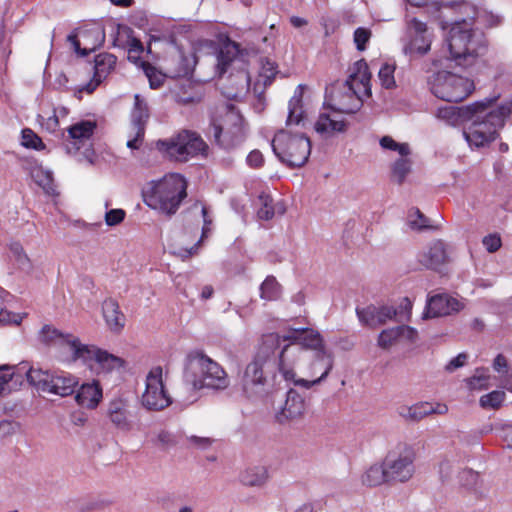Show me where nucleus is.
Returning <instances> with one entry per match:
<instances>
[{
  "mask_svg": "<svg viewBox=\"0 0 512 512\" xmlns=\"http://www.w3.org/2000/svg\"><path fill=\"white\" fill-rule=\"evenodd\" d=\"M371 73L364 60H359L350 69L348 79L338 88H333L330 96L331 112L319 114L314 128H343V114L354 113L360 106L362 98L371 95Z\"/></svg>",
  "mask_w": 512,
  "mask_h": 512,
  "instance_id": "nucleus-1",
  "label": "nucleus"
},
{
  "mask_svg": "<svg viewBox=\"0 0 512 512\" xmlns=\"http://www.w3.org/2000/svg\"><path fill=\"white\" fill-rule=\"evenodd\" d=\"M281 337L277 333L264 335L253 360L246 366L242 378V389L250 399H260L271 393L277 381L276 371L279 372V352Z\"/></svg>",
  "mask_w": 512,
  "mask_h": 512,
  "instance_id": "nucleus-2",
  "label": "nucleus"
},
{
  "mask_svg": "<svg viewBox=\"0 0 512 512\" xmlns=\"http://www.w3.org/2000/svg\"><path fill=\"white\" fill-rule=\"evenodd\" d=\"M215 75L222 79L220 89L228 99L242 100L250 90V75L239 45L228 40L216 56Z\"/></svg>",
  "mask_w": 512,
  "mask_h": 512,
  "instance_id": "nucleus-3",
  "label": "nucleus"
},
{
  "mask_svg": "<svg viewBox=\"0 0 512 512\" xmlns=\"http://www.w3.org/2000/svg\"><path fill=\"white\" fill-rule=\"evenodd\" d=\"M300 354L301 349L294 345H284L280 350L278 362L279 374L286 382H291L297 386L308 389L325 380L334 367V353L325 348L313 354V359L310 364L311 376H315L318 373H320V376L313 380L296 378L294 368L299 360Z\"/></svg>",
  "mask_w": 512,
  "mask_h": 512,
  "instance_id": "nucleus-4",
  "label": "nucleus"
},
{
  "mask_svg": "<svg viewBox=\"0 0 512 512\" xmlns=\"http://www.w3.org/2000/svg\"><path fill=\"white\" fill-rule=\"evenodd\" d=\"M186 189L185 178L178 173H171L147 183L143 189V199L150 208L171 216L187 196Z\"/></svg>",
  "mask_w": 512,
  "mask_h": 512,
  "instance_id": "nucleus-5",
  "label": "nucleus"
},
{
  "mask_svg": "<svg viewBox=\"0 0 512 512\" xmlns=\"http://www.w3.org/2000/svg\"><path fill=\"white\" fill-rule=\"evenodd\" d=\"M447 44L451 60L463 67L473 65L488 50L485 35L472 29L466 22L456 23L451 27Z\"/></svg>",
  "mask_w": 512,
  "mask_h": 512,
  "instance_id": "nucleus-6",
  "label": "nucleus"
},
{
  "mask_svg": "<svg viewBox=\"0 0 512 512\" xmlns=\"http://www.w3.org/2000/svg\"><path fill=\"white\" fill-rule=\"evenodd\" d=\"M162 158L174 163H186L199 156H207L208 145L192 130H180L175 135L154 143Z\"/></svg>",
  "mask_w": 512,
  "mask_h": 512,
  "instance_id": "nucleus-7",
  "label": "nucleus"
},
{
  "mask_svg": "<svg viewBox=\"0 0 512 512\" xmlns=\"http://www.w3.org/2000/svg\"><path fill=\"white\" fill-rule=\"evenodd\" d=\"M272 149L279 160L290 168L302 167L311 153V141L299 131L277 130Z\"/></svg>",
  "mask_w": 512,
  "mask_h": 512,
  "instance_id": "nucleus-8",
  "label": "nucleus"
},
{
  "mask_svg": "<svg viewBox=\"0 0 512 512\" xmlns=\"http://www.w3.org/2000/svg\"><path fill=\"white\" fill-rule=\"evenodd\" d=\"M188 370L194 377L192 380L194 389L222 390L229 385V378L224 369L202 352H194L188 356Z\"/></svg>",
  "mask_w": 512,
  "mask_h": 512,
  "instance_id": "nucleus-9",
  "label": "nucleus"
},
{
  "mask_svg": "<svg viewBox=\"0 0 512 512\" xmlns=\"http://www.w3.org/2000/svg\"><path fill=\"white\" fill-rule=\"evenodd\" d=\"M430 87L437 98L447 102H460L472 93L474 83L466 77L439 71L433 75Z\"/></svg>",
  "mask_w": 512,
  "mask_h": 512,
  "instance_id": "nucleus-10",
  "label": "nucleus"
},
{
  "mask_svg": "<svg viewBox=\"0 0 512 512\" xmlns=\"http://www.w3.org/2000/svg\"><path fill=\"white\" fill-rule=\"evenodd\" d=\"M27 380L37 390L65 397L74 393L78 380L73 375L60 371L52 373L48 370L29 368Z\"/></svg>",
  "mask_w": 512,
  "mask_h": 512,
  "instance_id": "nucleus-11",
  "label": "nucleus"
},
{
  "mask_svg": "<svg viewBox=\"0 0 512 512\" xmlns=\"http://www.w3.org/2000/svg\"><path fill=\"white\" fill-rule=\"evenodd\" d=\"M415 452L412 447L398 445L386 455L383 463L389 482L405 483L415 472Z\"/></svg>",
  "mask_w": 512,
  "mask_h": 512,
  "instance_id": "nucleus-12",
  "label": "nucleus"
},
{
  "mask_svg": "<svg viewBox=\"0 0 512 512\" xmlns=\"http://www.w3.org/2000/svg\"><path fill=\"white\" fill-rule=\"evenodd\" d=\"M141 404L149 411H161L172 404V398L163 382V368L161 366H154L146 375Z\"/></svg>",
  "mask_w": 512,
  "mask_h": 512,
  "instance_id": "nucleus-13",
  "label": "nucleus"
},
{
  "mask_svg": "<svg viewBox=\"0 0 512 512\" xmlns=\"http://www.w3.org/2000/svg\"><path fill=\"white\" fill-rule=\"evenodd\" d=\"M496 98H486L462 107L445 106L437 109L436 117L442 124L449 126H462L467 121L478 123L480 114L488 110Z\"/></svg>",
  "mask_w": 512,
  "mask_h": 512,
  "instance_id": "nucleus-14",
  "label": "nucleus"
},
{
  "mask_svg": "<svg viewBox=\"0 0 512 512\" xmlns=\"http://www.w3.org/2000/svg\"><path fill=\"white\" fill-rule=\"evenodd\" d=\"M81 361L83 364L93 367V363L97 365L99 373H111L113 371H120L125 367V360L101 350L95 345L84 344L76 357V362Z\"/></svg>",
  "mask_w": 512,
  "mask_h": 512,
  "instance_id": "nucleus-15",
  "label": "nucleus"
},
{
  "mask_svg": "<svg viewBox=\"0 0 512 512\" xmlns=\"http://www.w3.org/2000/svg\"><path fill=\"white\" fill-rule=\"evenodd\" d=\"M39 338L44 344L57 347L59 353L70 362H76V357L83 345L78 337L62 333L50 325L42 327Z\"/></svg>",
  "mask_w": 512,
  "mask_h": 512,
  "instance_id": "nucleus-16",
  "label": "nucleus"
},
{
  "mask_svg": "<svg viewBox=\"0 0 512 512\" xmlns=\"http://www.w3.org/2000/svg\"><path fill=\"white\" fill-rule=\"evenodd\" d=\"M407 33L409 40L403 46V52L410 57L425 55L431 48V36L424 22L413 18L408 22Z\"/></svg>",
  "mask_w": 512,
  "mask_h": 512,
  "instance_id": "nucleus-17",
  "label": "nucleus"
},
{
  "mask_svg": "<svg viewBox=\"0 0 512 512\" xmlns=\"http://www.w3.org/2000/svg\"><path fill=\"white\" fill-rule=\"evenodd\" d=\"M105 39L104 29L99 26L80 29L75 34H70L67 40L74 51L80 56H87L100 47Z\"/></svg>",
  "mask_w": 512,
  "mask_h": 512,
  "instance_id": "nucleus-18",
  "label": "nucleus"
},
{
  "mask_svg": "<svg viewBox=\"0 0 512 512\" xmlns=\"http://www.w3.org/2000/svg\"><path fill=\"white\" fill-rule=\"evenodd\" d=\"M130 408L131 405L128 399L115 397L109 401L106 412L110 423L116 429L126 433L132 431L134 427Z\"/></svg>",
  "mask_w": 512,
  "mask_h": 512,
  "instance_id": "nucleus-19",
  "label": "nucleus"
},
{
  "mask_svg": "<svg viewBox=\"0 0 512 512\" xmlns=\"http://www.w3.org/2000/svg\"><path fill=\"white\" fill-rule=\"evenodd\" d=\"M18 161L23 170L43 189L45 194L58 195L51 171L44 169L36 159L31 157H18Z\"/></svg>",
  "mask_w": 512,
  "mask_h": 512,
  "instance_id": "nucleus-20",
  "label": "nucleus"
},
{
  "mask_svg": "<svg viewBox=\"0 0 512 512\" xmlns=\"http://www.w3.org/2000/svg\"><path fill=\"white\" fill-rule=\"evenodd\" d=\"M464 308V304L457 298L448 294H437L427 301L424 318H434L457 313Z\"/></svg>",
  "mask_w": 512,
  "mask_h": 512,
  "instance_id": "nucleus-21",
  "label": "nucleus"
},
{
  "mask_svg": "<svg viewBox=\"0 0 512 512\" xmlns=\"http://www.w3.org/2000/svg\"><path fill=\"white\" fill-rule=\"evenodd\" d=\"M280 337L281 343L291 341L288 345L297 346L301 351L303 349H309L315 353L326 348L320 333L313 329H294L290 334Z\"/></svg>",
  "mask_w": 512,
  "mask_h": 512,
  "instance_id": "nucleus-22",
  "label": "nucleus"
},
{
  "mask_svg": "<svg viewBox=\"0 0 512 512\" xmlns=\"http://www.w3.org/2000/svg\"><path fill=\"white\" fill-rule=\"evenodd\" d=\"M196 62L194 53L185 54L182 50L176 49L165 59L164 67L169 77H185L193 71Z\"/></svg>",
  "mask_w": 512,
  "mask_h": 512,
  "instance_id": "nucleus-23",
  "label": "nucleus"
},
{
  "mask_svg": "<svg viewBox=\"0 0 512 512\" xmlns=\"http://www.w3.org/2000/svg\"><path fill=\"white\" fill-rule=\"evenodd\" d=\"M356 312L361 323L373 328L384 325L398 315V309L392 306L370 305L363 309H357Z\"/></svg>",
  "mask_w": 512,
  "mask_h": 512,
  "instance_id": "nucleus-24",
  "label": "nucleus"
},
{
  "mask_svg": "<svg viewBox=\"0 0 512 512\" xmlns=\"http://www.w3.org/2000/svg\"><path fill=\"white\" fill-rule=\"evenodd\" d=\"M116 56L110 53H100L95 57L93 79L78 89L79 93H92L103 79L114 69L116 65Z\"/></svg>",
  "mask_w": 512,
  "mask_h": 512,
  "instance_id": "nucleus-25",
  "label": "nucleus"
},
{
  "mask_svg": "<svg viewBox=\"0 0 512 512\" xmlns=\"http://www.w3.org/2000/svg\"><path fill=\"white\" fill-rule=\"evenodd\" d=\"M305 412V401L295 391L290 389L287 392L286 400L280 411L276 414V419L279 423L283 424L288 421L299 419Z\"/></svg>",
  "mask_w": 512,
  "mask_h": 512,
  "instance_id": "nucleus-26",
  "label": "nucleus"
},
{
  "mask_svg": "<svg viewBox=\"0 0 512 512\" xmlns=\"http://www.w3.org/2000/svg\"><path fill=\"white\" fill-rule=\"evenodd\" d=\"M277 72V66L275 65L274 62L268 59L261 60V69L259 72V77L253 86V94L258 101V104H256V109H263L265 101V88L272 83Z\"/></svg>",
  "mask_w": 512,
  "mask_h": 512,
  "instance_id": "nucleus-27",
  "label": "nucleus"
},
{
  "mask_svg": "<svg viewBox=\"0 0 512 512\" xmlns=\"http://www.w3.org/2000/svg\"><path fill=\"white\" fill-rule=\"evenodd\" d=\"M418 261L426 268L437 270L448 261L445 243L441 240L432 242L419 254Z\"/></svg>",
  "mask_w": 512,
  "mask_h": 512,
  "instance_id": "nucleus-28",
  "label": "nucleus"
},
{
  "mask_svg": "<svg viewBox=\"0 0 512 512\" xmlns=\"http://www.w3.org/2000/svg\"><path fill=\"white\" fill-rule=\"evenodd\" d=\"M212 125L213 128H240L244 118L234 105L226 104L217 108Z\"/></svg>",
  "mask_w": 512,
  "mask_h": 512,
  "instance_id": "nucleus-29",
  "label": "nucleus"
},
{
  "mask_svg": "<svg viewBox=\"0 0 512 512\" xmlns=\"http://www.w3.org/2000/svg\"><path fill=\"white\" fill-rule=\"evenodd\" d=\"M304 86L298 85L288 103L287 126H304L306 112L303 105Z\"/></svg>",
  "mask_w": 512,
  "mask_h": 512,
  "instance_id": "nucleus-30",
  "label": "nucleus"
},
{
  "mask_svg": "<svg viewBox=\"0 0 512 512\" xmlns=\"http://www.w3.org/2000/svg\"><path fill=\"white\" fill-rule=\"evenodd\" d=\"M93 130H64L63 140L67 153H76L91 146Z\"/></svg>",
  "mask_w": 512,
  "mask_h": 512,
  "instance_id": "nucleus-31",
  "label": "nucleus"
},
{
  "mask_svg": "<svg viewBox=\"0 0 512 512\" xmlns=\"http://www.w3.org/2000/svg\"><path fill=\"white\" fill-rule=\"evenodd\" d=\"M103 397L102 388L97 381L81 385L75 396L76 402L85 408H95Z\"/></svg>",
  "mask_w": 512,
  "mask_h": 512,
  "instance_id": "nucleus-32",
  "label": "nucleus"
},
{
  "mask_svg": "<svg viewBox=\"0 0 512 512\" xmlns=\"http://www.w3.org/2000/svg\"><path fill=\"white\" fill-rule=\"evenodd\" d=\"M102 313L111 331L119 332L124 327L125 317L114 299L109 298L103 302Z\"/></svg>",
  "mask_w": 512,
  "mask_h": 512,
  "instance_id": "nucleus-33",
  "label": "nucleus"
},
{
  "mask_svg": "<svg viewBox=\"0 0 512 512\" xmlns=\"http://www.w3.org/2000/svg\"><path fill=\"white\" fill-rule=\"evenodd\" d=\"M511 113H512V102H509V101L504 102L501 105L494 108L493 110L489 111L488 113H486V111H485L484 112L485 120L483 121V123L485 125H489L494 128H502V127L510 124ZM482 115H483V113L480 114L479 117H481ZM479 119L480 118H478V120Z\"/></svg>",
  "mask_w": 512,
  "mask_h": 512,
  "instance_id": "nucleus-34",
  "label": "nucleus"
},
{
  "mask_svg": "<svg viewBox=\"0 0 512 512\" xmlns=\"http://www.w3.org/2000/svg\"><path fill=\"white\" fill-rule=\"evenodd\" d=\"M462 135L470 147H485L494 141L498 134L497 130H462Z\"/></svg>",
  "mask_w": 512,
  "mask_h": 512,
  "instance_id": "nucleus-35",
  "label": "nucleus"
},
{
  "mask_svg": "<svg viewBox=\"0 0 512 512\" xmlns=\"http://www.w3.org/2000/svg\"><path fill=\"white\" fill-rule=\"evenodd\" d=\"M268 478L269 474L265 466L248 467L240 474V481L246 486H262Z\"/></svg>",
  "mask_w": 512,
  "mask_h": 512,
  "instance_id": "nucleus-36",
  "label": "nucleus"
},
{
  "mask_svg": "<svg viewBox=\"0 0 512 512\" xmlns=\"http://www.w3.org/2000/svg\"><path fill=\"white\" fill-rule=\"evenodd\" d=\"M361 481L364 485L375 487L382 483L389 482L384 463L371 465L362 475Z\"/></svg>",
  "mask_w": 512,
  "mask_h": 512,
  "instance_id": "nucleus-37",
  "label": "nucleus"
},
{
  "mask_svg": "<svg viewBox=\"0 0 512 512\" xmlns=\"http://www.w3.org/2000/svg\"><path fill=\"white\" fill-rule=\"evenodd\" d=\"M430 402H420L412 406H404L399 410V414L405 420L418 422L429 416Z\"/></svg>",
  "mask_w": 512,
  "mask_h": 512,
  "instance_id": "nucleus-38",
  "label": "nucleus"
},
{
  "mask_svg": "<svg viewBox=\"0 0 512 512\" xmlns=\"http://www.w3.org/2000/svg\"><path fill=\"white\" fill-rule=\"evenodd\" d=\"M412 161L408 156H400L391 167L392 180L401 185L411 172Z\"/></svg>",
  "mask_w": 512,
  "mask_h": 512,
  "instance_id": "nucleus-39",
  "label": "nucleus"
},
{
  "mask_svg": "<svg viewBox=\"0 0 512 512\" xmlns=\"http://www.w3.org/2000/svg\"><path fill=\"white\" fill-rule=\"evenodd\" d=\"M148 118L149 111L147 104L139 97V95H135V104L131 114L133 125L141 128L147 124Z\"/></svg>",
  "mask_w": 512,
  "mask_h": 512,
  "instance_id": "nucleus-40",
  "label": "nucleus"
},
{
  "mask_svg": "<svg viewBox=\"0 0 512 512\" xmlns=\"http://www.w3.org/2000/svg\"><path fill=\"white\" fill-rule=\"evenodd\" d=\"M280 293V285L273 276H268L260 286V295L262 299L268 301L276 300L280 296Z\"/></svg>",
  "mask_w": 512,
  "mask_h": 512,
  "instance_id": "nucleus-41",
  "label": "nucleus"
},
{
  "mask_svg": "<svg viewBox=\"0 0 512 512\" xmlns=\"http://www.w3.org/2000/svg\"><path fill=\"white\" fill-rule=\"evenodd\" d=\"M506 398V394L501 390H494L480 397L479 404L484 409H498Z\"/></svg>",
  "mask_w": 512,
  "mask_h": 512,
  "instance_id": "nucleus-42",
  "label": "nucleus"
},
{
  "mask_svg": "<svg viewBox=\"0 0 512 512\" xmlns=\"http://www.w3.org/2000/svg\"><path fill=\"white\" fill-rule=\"evenodd\" d=\"M20 144L26 149L44 150L45 144L34 130H21Z\"/></svg>",
  "mask_w": 512,
  "mask_h": 512,
  "instance_id": "nucleus-43",
  "label": "nucleus"
},
{
  "mask_svg": "<svg viewBox=\"0 0 512 512\" xmlns=\"http://www.w3.org/2000/svg\"><path fill=\"white\" fill-rule=\"evenodd\" d=\"M141 67L146 75V77L149 80L151 88H158L163 85V82L167 76H169L166 73H162L161 71H158L154 66H152L150 63L142 61Z\"/></svg>",
  "mask_w": 512,
  "mask_h": 512,
  "instance_id": "nucleus-44",
  "label": "nucleus"
},
{
  "mask_svg": "<svg viewBox=\"0 0 512 512\" xmlns=\"http://www.w3.org/2000/svg\"><path fill=\"white\" fill-rule=\"evenodd\" d=\"M490 375L486 369H477L475 374L467 380L471 390L487 389L490 385Z\"/></svg>",
  "mask_w": 512,
  "mask_h": 512,
  "instance_id": "nucleus-45",
  "label": "nucleus"
},
{
  "mask_svg": "<svg viewBox=\"0 0 512 512\" xmlns=\"http://www.w3.org/2000/svg\"><path fill=\"white\" fill-rule=\"evenodd\" d=\"M400 340L398 326L383 330L378 337V345L382 349H388Z\"/></svg>",
  "mask_w": 512,
  "mask_h": 512,
  "instance_id": "nucleus-46",
  "label": "nucleus"
},
{
  "mask_svg": "<svg viewBox=\"0 0 512 512\" xmlns=\"http://www.w3.org/2000/svg\"><path fill=\"white\" fill-rule=\"evenodd\" d=\"M408 225L414 230H422L430 227L428 218L417 208H413L409 211Z\"/></svg>",
  "mask_w": 512,
  "mask_h": 512,
  "instance_id": "nucleus-47",
  "label": "nucleus"
},
{
  "mask_svg": "<svg viewBox=\"0 0 512 512\" xmlns=\"http://www.w3.org/2000/svg\"><path fill=\"white\" fill-rule=\"evenodd\" d=\"M261 207L257 211V216L261 220H270L274 216L272 199L269 196L261 195L259 197Z\"/></svg>",
  "mask_w": 512,
  "mask_h": 512,
  "instance_id": "nucleus-48",
  "label": "nucleus"
},
{
  "mask_svg": "<svg viewBox=\"0 0 512 512\" xmlns=\"http://www.w3.org/2000/svg\"><path fill=\"white\" fill-rule=\"evenodd\" d=\"M10 250L15 257L16 262L18 263L19 268L23 270H28L31 268V262L27 254L24 252V249L21 244L13 243L10 246Z\"/></svg>",
  "mask_w": 512,
  "mask_h": 512,
  "instance_id": "nucleus-49",
  "label": "nucleus"
},
{
  "mask_svg": "<svg viewBox=\"0 0 512 512\" xmlns=\"http://www.w3.org/2000/svg\"><path fill=\"white\" fill-rule=\"evenodd\" d=\"M380 145L384 149L397 151L400 156H408L410 154V148L408 144L397 143L389 136H384L383 138H381Z\"/></svg>",
  "mask_w": 512,
  "mask_h": 512,
  "instance_id": "nucleus-50",
  "label": "nucleus"
},
{
  "mask_svg": "<svg viewBox=\"0 0 512 512\" xmlns=\"http://www.w3.org/2000/svg\"><path fill=\"white\" fill-rule=\"evenodd\" d=\"M479 475L471 469H463L458 473V484L467 489H472L478 482Z\"/></svg>",
  "mask_w": 512,
  "mask_h": 512,
  "instance_id": "nucleus-51",
  "label": "nucleus"
},
{
  "mask_svg": "<svg viewBox=\"0 0 512 512\" xmlns=\"http://www.w3.org/2000/svg\"><path fill=\"white\" fill-rule=\"evenodd\" d=\"M394 70L395 67L390 64H384L380 68L378 77L383 87L390 89L395 85Z\"/></svg>",
  "mask_w": 512,
  "mask_h": 512,
  "instance_id": "nucleus-52",
  "label": "nucleus"
},
{
  "mask_svg": "<svg viewBox=\"0 0 512 512\" xmlns=\"http://www.w3.org/2000/svg\"><path fill=\"white\" fill-rule=\"evenodd\" d=\"M190 212H200L203 217L204 225L202 227V237H207L210 233V225L212 223L211 218L208 216V209L207 207L202 204L201 202H196L190 209Z\"/></svg>",
  "mask_w": 512,
  "mask_h": 512,
  "instance_id": "nucleus-53",
  "label": "nucleus"
},
{
  "mask_svg": "<svg viewBox=\"0 0 512 512\" xmlns=\"http://www.w3.org/2000/svg\"><path fill=\"white\" fill-rule=\"evenodd\" d=\"M354 43L359 51L366 49V43L371 38V31L367 28L359 27L354 32Z\"/></svg>",
  "mask_w": 512,
  "mask_h": 512,
  "instance_id": "nucleus-54",
  "label": "nucleus"
},
{
  "mask_svg": "<svg viewBox=\"0 0 512 512\" xmlns=\"http://www.w3.org/2000/svg\"><path fill=\"white\" fill-rule=\"evenodd\" d=\"M105 124V119L102 116H92L75 124H72L67 128H97L98 126H104Z\"/></svg>",
  "mask_w": 512,
  "mask_h": 512,
  "instance_id": "nucleus-55",
  "label": "nucleus"
},
{
  "mask_svg": "<svg viewBox=\"0 0 512 512\" xmlns=\"http://www.w3.org/2000/svg\"><path fill=\"white\" fill-rule=\"evenodd\" d=\"M125 218V211L122 209H111L105 214V222L108 226H115Z\"/></svg>",
  "mask_w": 512,
  "mask_h": 512,
  "instance_id": "nucleus-56",
  "label": "nucleus"
},
{
  "mask_svg": "<svg viewBox=\"0 0 512 512\" xmlns=\"http://www.w3.org/2000/svg\"><path fill=\"white\" fill-rule=\"evenodd\" d=\"M454 471V462L449 459H443L439 464V474L442 481L450 480Z\"/></svg>",
  "mask_w": 512,
  "mask_h": 512,
  "instance_id": "nucleus-57",
  "label": "nucleus"
},
{
  "mask_svg": "<svg viewBox=\"0 0 512 512\" xmlns=\"http://www.w3.org/2000/svg\"><path fill=\"white\" fill-rule=\"evenodd\" d=\"M482 242L486 250L490 253L496 252L501 247V239L495 234L485 236Z\"/></svg>",
  "mask_w": 512,
  "mask_h": 512,
  "instance_id": "nucleus-58",
  "label": "nucleus"
},
{
  "mask_svg": "<svg viewBox=\"0 0 512 512\" xmlns=\"http://www.w3.org/2000/svg\"><path fill=\"white\" fill-rule=\"evenodd\" d=\"M467 359L468 355L466 353H460L447 363V365L445 366V370L450 373L454 372L458 368L463 367Z\"/></svg>",
  "mask_w": 512,
  "mask_h": 512,
  "instance_id": "nucleus-59",
  "label": "nucleus"
},
{
  "mask_svg": "<svg viewBox=\"0 0 512 512\" xmlns=\"http://www.w3.org/2000/svg\"><path fill=\"white\" fill-rule=\"evenodd\" d=\"M19 428L18 423L10 420L0 422V436L5 437L14 434Z\"/></svg>",
  "mask_w": 512,
  "mask_h": 512,
  "instance_id": "nucleus-60",
  "label": "nucleus"
},
{
  "mask_svg": "<svg viewBox=\"0 0 512 512\" xmlns=\"http://www.w3.org/2000/svg\"><path fill=\"white\" fill-rule=\"evenodd\" d=\"M263 162H264L263 155L258 150L251 151L249 153V155L247 156V163L251 167L258 168V167L262 166Z\"/></svg>",
  "mask_w": 512,
  "mask_h": 512,
  "instance_id": "nucleus-61",
  "label": "nucleus"
},
{
  "mask_svg": "<svg viewBox=\"0 0 512 512\" xmlns=\"http://www.w3.org/2000/svg\"><path fill=\"white\" fill-rule=\"evenodd\" d=\"M398 332L400 339H406L408 341H415L417 337V331L412 327L401 325L398 326Z\"/></svg>",
  "mask_w": 512,
  "mask_h": 512,
  "instance_id": "nucleus-62",
  "label": "nucleus"
},
{
  "mask_svg": "<svg viewBox=\"0 0 512 512\" xmlns=\"http://www.w3.org/2000/svg\"><path fill=\"white\" fill-rule=\"evenodd\" d=\"M493 368L498 373H507L508 362L504 355L498 354L493 361Z\"/></svg>",
  "mask_w": 512,
  "mask_h": 512,
  "instance_id": "nucleus-63",
  "label": "nucleus"
},
{
  "mask_svg": "<svg viewBox=\"0 0 512 512\" xmlns=\"http://www.w3.org/2000/svg\"><path fill=\"white\" fill-rule=\"evenodd\" d=\"M501 430L503 440L512 448V425H504Z\"/></svg>",
  "mask_w": 512,
  "mask_h": 512,
  "instance_id": "nucleus-64",
  "label": "nucleus"
}]
</instances>
